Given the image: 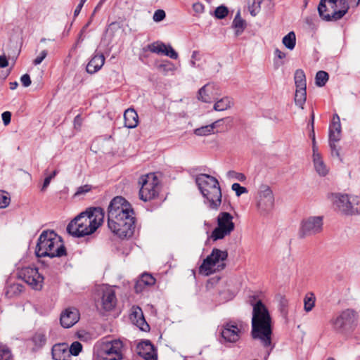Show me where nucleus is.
Returning <instances> with one entry per match:
<instances>
[{
    "mask_svg": "<svg viewBox=\"0 0 360 360\" xmlns=\"http://www.w3.org/2000/svg\"><path fill=\"white\" fill-rule=\"evenodd\" d=\"M108 226L120 238L133 236L135 229L134 212L131 205L122 196L115 197L108 210Z\"/></svg>",
    "mask_w": 360,
    "mask_h": 360,
    "instance_id": "obj_1",
    "label": "nucleus"
},
{
    "mask_svg": "<svg viewBox=\"0 0 360 360\" xmlns=\"http://www.w3.org/2000/svg\"><path fill=\"white\" fill-rule=\"evenodd\" d=\"M103 219L102 208L90 207L71 221L67 226V231L76 237L91 234L101 225Z\"/></svg>",
    "mask_w": 360,
    "mask_h": 360,
    "instance_id": "obj_2",
    "label": "nucleus"
},
{
    "mask_svg": "<svg viewBox=\"0 0 360 360\" xmlns=\"http://www.w3.org/2000/svg\"><path fill=\"white\" fill-rule=\"evenodd\" d=\"M252 305V336L259 339L264 347L271 343V318L266 306L261 300L255 303L250 301Z\"/></svg>",
    "mask_w": 360,
    "mask_h": 360,
    "instance_id": "obj_3",
    "label": "nucleus"
},
{
    "mask_svg": "<svg viewBox=\"0 0 360 360\" xmlns=\"http://www.w3.org/2000/svg\"><path fill=\"white\" fill-rule=\"evenodd\" d=\"M63 241L54 231L45 230L41 232L35 248L37 257H61L66 255Z\"/></svg>",
    "mask_w": 360,
    "mask_h": 360,
    "instance_id": "obj_4",
    "label": "nucleus"
},
{
    "mask_svg": "<svg viewBox=\"0 0 360 360\" xmlns=\"http://www.w3.org/2000/svg\"><path fill=\"white\" fill-rule=\"evenodd\" d=\"M195 183L202 196L207 200L209 207L218 210L222 197L218 180L209 174H200L195 176Z\"/></svg>",
    "mask_w": 360,
    "mask_h": 360,
    "instance_id": "obj_5",
    "label": "nucleus"
},
{
    "mask_svg": "<svg viewBox=\"0 0 360 360\" xmlns=\"http://www.w3.org/2000/svg\"><path fill=\"white\" fill-rule=\"evenodd\" d=\"M337 0H321L318 11L321 18L326 21L342 18L348 11V4L345 0H340V9H338Z\"/></svg>",
    "mask_w": 360,
    "mask_h": 360,
    "instance_id": "obj_6",
    "label": "nucleus"
},
{
    "mask_svg": "<svg viewBox=\"0 0 360 360\" xmlns=\"http://www.w3.org/2000/svg\"><path fill=\"white\" fill-rule=\"evenodd\" d=\"M228 257L226 251H222L217 248H214L210 255H208L200 266V271L202 273L209 275L216 270L219 271L224 269L226 264L224 261Z\"/></svg>",
    "mask_w": 360,
    "mask_h": 360,
    "instance_id": "obj_7",
    "label": "nucleus"
},
{
    "mask_svg": "<svg viewBox=\"0 0 360 360\" xmlns=\"http://www.w3.org/2000/svg\"><path fill=\"white\" fill-rule=\"evenodd\" d=\"M159 180L155 174L150 173L140 178L141 185L139 198L144 202L150 201L155 198L159 192Z\"/></svg>",
    "mask_w": 360,
    "mask_h": 360,
    "instance_id": "obj_8",
    "label": "nucleus"
},
{
    "mask_svg": "<svg viewBox=\"0 0 360 360\" xmlns=\"http://www.w3.org/2000/svg\"><path fill=\"white\" fill-rule=\"evenodd\" d=\"M335 203L339 210L345 214H360V198L359 196L337 194Z\"/></svg>",
    "mask_w": 360,
    "mask_h": 360,
    "instance_id": "obj_9",
    "label": "nucleus"
},
{
    "mask_svg": "<svg viewBox=\"0 0 360 360\" xmlns=\"http://www.w3.org/2000/svg\"><path fill=\"white\" fill-rule=\"evenodd\" d=\"M234 228L233 216L229 212H222L217 217V226L212 231L211 238L213 240L222 239L230 235Z\"/></svg>",
    "mask_w": 360,
    "mask_h": 360,
    "instance_id": "obj_10",
    "label": "nucleus"
},
{
    "mask_svg": "<svg viewBox=\"0 0 360 360\" xmlns=\"http://www.w3.org/2000/svg\"><path fill=\"white\" fill-rule=\"evenodd\" d=\"M274 207V196L270 187L261 185L257 195V207L262 215L268 214Z\"/></svg>",
    "mask_w": 360,
    "mask_h": 360,
    "instance_id": "obj_11",
    "label": "nucleus"
},
{
    "mask_svg": "<svg viewBox=\"0 0 360 360\" xmlns=\"http://www.w3.org/2000/svg\"><path fill=\"white\" fill-rule=\"evenodd\" d=\"M323 219L321 217H310L301 223L298 236L300 238L317 234L322 231Z\"/></svg>",
    "mask_w": 360,
    "mask_h": 360,
    "instance_id": "obj_12",
    "label": "nucleus"
},
{
    "mask_svg": "<svg viewBox=\"0 0 360 360\" xmlns=\"http://www.w3.org/2000/svg\"><path fill=\"white\" fill-rule=\"evenodd\" d=\"M356 321V314L354 310L346 309L333 321L336 330L344 332L352 328Z\"/></svg>",
    "mask_w": 360,
    "mask_h": 360,
    "instance_id": "obj_13",
    "label": "nucleus"
},
{
    "mask_svg": "<svg viewBox=\"0 0 360 360\" xmlns=\"http://www.w3.org/2000/svg\"><path fill=\"white\" fill-rule=\"evenodd\" d=\"M19 278L35 290H40L42 288L44 277L39 273L38 269L34 267H25L19 272Z\"/></svg>",
    "mask_w": 360,
    "mask_h": 360,
    "instance_id": "obj_14",
    "label": "nucleus"
},
{
    "mask_svg": "<svg viewBox=\"0 0 360 360\" xmlns=\"http://www.w3.org/2000/svg\"><path fill=\"white\" fill-rule=\"evenodd\" d=\"M122 342L120 340H114L106 342L102 349L103 353L106 355L107 360H121L122 359Z\"/></svg>",
    "mask_w": 360,
    "mask_h": 360,
    "instance_id": "obj_15",
    "label": "nucleus"
},
{
    "mask_svg": "<svg viewBox=\"0 0 360 360\" xmlns=\"http://www.w3.org/2000/svg\"><path fill=\"white\" fill-rule=\"evenodd\" d=\"M147 49L152 53L162 54L174 60L179 57L178 53L170 44L167 45L162 41H156L148 44Z\"/></svg>",
    "mask_w": 360,
    "mask_h": 360,
    "instance_id": "obj_16",
    "label": "nucleus"
},
{
    "mask_svg": "<svg viewBox=\"0 0 360 360\" xmlns=\"http://www.w3.org/2000/svg\"><path fill=\"white\" fill-rule=\"evenodd\" d=\"M79 320V312L75 307H69L61 312L60 321L65 328L73 326Z\"/></svg>",
    "mask_w": 360,
    "mask_h": 360,
    "instance_id": "obj_17",
    "label": "nucleus"
},
{
    "mask_svg": "<svg viewBox=\"0 0 360 360\" xmlns=\"http://www.w3.org/2000/svg\"><path fill=\"white\" fill-rule=\"evenodd\" d=\"M240 330L233 323H227L223 326L221 331V337L229 342H236L240 337Z\"/></svg>",
    "mask_w": 360,
    "mask_h": 360,
    "instance_id": "obj_18",
    "label": "nucleus"
},
{
    "mask_svg": "<svg viewBox=\"0 0 360 360\" xmlns=\"http://www.w3.org/2000/svg\"><path fill=\"white\" fill-rule=\"evenodd\" d=\"M101 290L102 291L101 301L103 309L106 311L112 310L117 303L115 290L108 286H102Z\"/></svg>",
    "mask_w": 360,
    "mask_h": 360,
    "instance_id": "obj_19",
    "label": "nucleus"
},
{
    "mask_svg": "<svg viewBox=\"0 0 360 360\" xmlns=\"http://www.w3.org/2000/svg\"><path fill=\"white\" fill-rule=\"evenodd\" d=\"M217 88L214 84L208 83L204 85L198 91V98L205 103H211L217 99Z\"/></svg>",
    "mask_w": 360,
    "mask_h": 360,
    "instance_id": "obj_20",
    "label": "nucleus"
},
{
    "mask_svg": "<svg viewBox=\"0 0 360 360\" xmlns=\"http://www.w3.org/2000/svg\"><path fill=\"white\" fill-rule=\"evenodd\" d=\"M138 354L146 360H157L153 345L148 340L139 343L137 346Z\"/></svg>",
    "mask_w": 360,
    "mask_h": 360,
    "instance_id": "obj_21",
    "label": "nucleus"
},
{
    "mask_svg": "<svg viewBox=\"0 0 360 360\" xmlns=\"http://www.w3.org/2000/svg\"><path fill=\"white\" fill-rule=\"evenodd\" d=\"M341 139V124L339 116L333 115V121L329 127V141H339Z\"/></svg>",
    "mask_w": 360,
    "mask_h": 360,
    "instance_id": "obj_22",
    "label": "nucleus"
},
{
    "mask_svg": "<svg viewBox=\"0 0 360 360\" xmlns=\"http://www.w3.org/2000/svg\"><path fill=\"white\" fill-rule=\"evenodd\" d=\"M105 63V57L103 53H96L90 60L86 65V71L90 74L98 72Z\"/></svg>",
    "mask_w": 360,
    "mask_h": 360,
    "instance_id": "obj_23",
    "label": "nucleus"
},
{
    "mask_svg": "<svg viewBox=\"0 0 360 360\" xmlns=\"http://www.w3.org/2000/svg\"><path fill=\"white\" fill-rule=\"evenodd\" d=\"M124 126L129 129L135 128L139 124V116L133 108H129L124 113Z\"/></svg>",
    "mask_w": 360,
    "mask_h": 360,
    "instance_id": "obj_24",
    "label": "nucleus"
},
{
    "mask_svg": "<svg viewBox=\"0 0 360 360\" xmlns=\"http://www.w3.org/2000/svg\"><path fill=\"white\" fill-rule=\"evenodd\" d=\"M313 162L316 172L320 176H326L328 169L318 151L313 152Z\"/></svg>",
    "mask_w": 360,
    "mask_h": 360,
    "instance_id": "obj_25",
    "label": "nucleus"
},
{
    "mask_svg": "<svg viewBox=\"0 0 360 360\" xmlns=\"http://www.w3.org/2000/svg\"><path fill=\"white\" fill-rule=\"evenodd\" d=\"M131 319L143 331H146L149 328V325L146 323L140 308L134 311L131 314Z\"/></svg>",
    "mask_w": 360,
    "mask_h": 360,
    "instance_id": "obj_26",
    "label": "nucleus"
},
{
    "mask_svg": "<svg viewBox=\"0 0 360 360\" xmlns=\"http://www.w3.org/2000/svg\"><path fill=\"white\" fill-rule=\"evenodd\" d=\"M52 356L54 360H66L67 357L70 356L67 345H54L52 349Z\"/></svg>",
    "mask_w": 360,
    "mask_h": 360,
    "instance_id": "obj_27",
    "label": "nucleus"
},
{
    "mask_svg": "<svg viewBox=\"0 0 360 360\" xmlns=\"http://www.w3.org/2000/svg\"><path fill=\"white\" fill-rule=\"evenodd\" d=\"M232 27L235 30L236 36L240 35L246 27L245 21L240 17V13L238 11L232 22Z\"/></svg>",
    "mask_w": 360,
    "mask_h": 360,
    "instance_id": "obj_28",
    "label": "nucleus"
},
{
    "mask_svg": "<svg viewBox=\"0 0 360 360\" xmlns=\"http://www.w3.org/2000/svg\"><path fill=\"white\" fill-rule=\"evenodd\" d=\"M232 99L229 97H224L217 101L214 105V110L223 111L230 108L233 105Z\"/></svg>",
    "mask_w": 360,
    "mask_h": 360,
    "instance_id": "obj_29",
    "label": "nucleus"
},
{
    "mask_svg": "<svg viewBox=\"0 0 360 360\" xmlns=\"http://www.w3.org/2000/svg\"><path fill=\"white\" fill-rule=\"evenodd\" d=\"M307 99L306 88H296L295 103L296 105L303 109Z\"/></svg>",
    "mask_w": 360,
    "mask_h": 360,
    "instance_id": "obj_30",
    "label": "nucleus"
},
{
    "mask_svg": "<svg viewBox=\"0 0 360 360\" xmlns=\"http://www.w3.org/2000/svg\"><path fill=\"white\" fill-rule=\"evenodd\" d=\"M295 84L296 88H306V77L304 71L301 69H298L295 72Z\"/></svg>",
    "mask_w": 360,
    "mask_h": 360,
    "instance_id": "obj_31",
    "label": "nucleus"
},
{
    "mask_svg": "<svg viewBox=\"0 0 360 360\" xmlns=\"http://www.w3.org/2000/svg\"><path fill=\"white\" fill-rule=\"evenodd\" d=\"M283 45L288 49L292 50L296 44V36L294 32H290L282 40Z\"/></svg>",
    "mask_w": 360,
    "mask_h": 360,
    "instance_id": "obj_32",
    "label": "nucleus"
},
{
    "mask_svg": "<svg viewBox=\"0 0 360 360\" xmlns=\"http://www.w3.org/2000/svg\"><path fill=\"white\" fill-rule=\"evenodd\" d=\"M215 124H208L197 128L194 130L196 136H207L214 133Z\"/></svg>",
    "mask_w": 360,
    "mask_h": 360,
    "instance_id": "obj_33",
    "label": "nucleus"
},
{
    "mask_svg": "<svg viewBox=\"0 0 360 360\" xmlns=\"http://www.w3.org/2000/svg\"><path fill=\"white\" fill-rule=\"evenodd\" d=\"M328 78L329 75L326 72L323 70L317 72L315 77L316 85L320 87L323 86L328 80Z\"/></svg>",
    "mask_w": 360,
    "mask_h": 360,
    "instance_id": "obj_34",
    "label": "nucleus"
},
{
    "mask_svg": "<svg viewBox=\"0 0 360 360\" xmlns=\"http://www.w3.org/2000/svg\"><path fill=\"white\" fill-rule=\"evenodd\" d=\"M315 304V297L311 293L307 295L304 299V308L307 312L312 310Z\"/></svg>",
    "mask_w": 360,
    "mask_h": 360,
    "instance_id": "obj_35",
    "label": "nucleus"
},
{
    "mask_svg": "<svg viewBox=\"0 0 360 360\" xmlns=\"http://www.w3.org/2000/svg\"><path fill=\"white\" fill-rule=\"evenodd\" d=\"M158 68L165 75H167L169 72H173L175 70L174 65L169 60H166L165 63L159 65Z\"/></svg>",
    "mask_w": 360,
    "mask_h": 360,
    "instance_id": "obj_36",
    "label": "nucleus"
},
{
    "mask_svg": "<svg viewBox=\"0 0 360 360\" xmlns=\"http://www.w3.org/2000/svg\"><path fill=\"white\" fill-rule=\"evenodd\" d=\"M46 337L42 333H36L32 338V341L37 347H41L46 343Z\"/></svg>",
    "mask_w": 360,
    "mask_h": 360,
    "instance_id": "obj_37",
    "label": "nucleus"
},
{
    "mask_svg": "<svg viewBox=\"0 0 360 360\" xmlns=\"http://www.w3.org/2000/svg\"><path fill=\"white\" fill-rule=\"evenodd\" d=\"M11 198L7 192L0 191V208H5L10 204Z\"/></svg>",
    "mask_w": 360,
    "mask_h": 360,
    "instance_id": "obj_38",
    "label": "nucleus"
},
{
    "mask_svg": "<svg viewBox=\"0 0 360 360\" xmlns=\"http://www.w3.org/2000/svg\"><path fill=\"white\" fill-rule=\"evenodd\" d=\"M82 349V345L79 342L75 341L72 343L69 349V354H72L73 356H77Z\"/></svg>",
    "mask_w": 360,
    "mask_h": 360,
    "instance_id": "obj_39",
    "label": "nucleus"
},
{
    "mask_svg": "<svg viewBox=\"0 0 360 360\" xmlns=\"http://www.w3.org/2000/svg\"><path fill=\"white\" fill-rule=\"evenodd\" d=\"M140 282L146 284V286H151L155 284V279L149 274H143L140 277Z\"/></svg>",
    "mask_w": 360,
    "mask_h": 360,
    "instance_id": "obj_40",
    "label": "nucleus"
},
{
    "mask_svg": "<svg viewBox=\"0 0 360 360\" xmlns=\"http://www.w3.org/2000/svg\"><path fill=\"white\" fill-rule=\"evenodd\" d=\"M227 176L230 179H234L239 181H244L246 179V176L244 174L237 172L233 170L229 171L227 172Z\"/></svg>",
    "mask_w": 360,
    "mask_h": 360,
    "instance_id": "obj_41",
    "label": "nucleus"
},
{
    "mask_svg": "<svg viewBox=\"0 0 360 360\" xmlns=\"http://www.w3.org/2000/svg\"><path fill=\"white\" fill-rule=\"evenodd\" d=\"M228 9L226 6H220L214 11V15L218 19H223L228 15Z\"/></svg>",
    "mask_w": 360,
    "mask_h": 360,
    "instance_id": "obj_42",
    "label": "nucleus"
},
{
    "mask_svg": "<svg viewBox=\"0 0 360 360\" xmlns=\"http://www.w3.org/2000/svg\"><path fill=\"white\" fill-rule=\"evenodd\" d=\"M231 188L233 191L236 192V194L237 196H240V195L243 193H248V190L245 187L241 186L238 183H234L231 186Z\"/></svg>",
    "mask_w": 360,
    "mask_h": 360,
    "instance_id": "obj_43",
    "label": "nucleus"
},
{
    "mask_svg": "<svg viewBox=\"0 0 360 360\" xmlns=\"http://www.w3.org/2000/svg\"><path fill=\"white\" fill-rule=\"evenodd\" d=\"M165 12L162 9H158L155 11L153 19L155 22H160L165 18Z\"/></svg>",
    "mask_w": 360,
    "mask_h": 360,
    "instance_id": "obj_44",
    "label": "nucleus"
},
{
    "mask_svg": "<svg viewBox=\"0 0 360 360\" xmlns=\"http://www.w3.org/2000/svg\"><path fill=\"white\" fill-rule=\"evenodd\" d=\"M11 351L8 348H0V360H11Z\"/></svg>",
    "mask_w": 360,
    "mask_h": 360,
    "instance_id": "obj_45",
    "label": "nucleus"
},
{
    "mask_svg": "<svg viewBox=\"0 0 360 360\" xmlns=\"http://www.w3.org/2000/svg\"><path fill=\"white\" fill-rule=\"evenodd\" d=\"M314 115H312V116H311V134H310V136H311V141H312V150H313V152H316V151H318V147L316 146L315 134H314Z\"/></svg>",
    "mask_w": 360,
    "mask_h": 360,
    "instance_id": "obj_46",
    "label": "nucleus"
},
{
    "mask_svg": "<svg viewBox=\"0 0 360 360\" xmlns=\"http://www.w3.org/2000/svg\"><path fill=\"white\" fill-rule=\"evenodd\" d=\"M261 2L262 0H253V3L251 6L252 9L250 11V13L252 15L255 16L259 12Z\"/></svg>",
    "mask_w": 360,
    "mask_h": 360,
    "instance_id": "obj_47",
    "label": "nucleus"
},
{
    "mask_svg": "<svg viewBox=\"0 0 360 360\" xmlns=\"http://www.w3.org/2000/svg\"><path fill=\"white\" fill-rule=\"evenodd\" d=\"M200 53L198 51H193L191 55V58L190 60V65L193 68H196L198 65H196V61L200 60Z\"/></svg>",
    "mask_w": 360,
    "mask_h": 360,
    "instance_id": "obj_48",
    "label": "nucleus"
},
{
    "mask_svg": "<svg viewBox=\"0 0 360 360\" xmlns=\"http://www.w3.org/2000/svg\"><path fill=\"white\" fill-rule=\"evenodd\" d=\"M46 56L47 51L46 50L42 51L40 54L33 60V64L35 65H39L46 57Z\"/></svg>",
    "mask_w": 360,
    "mask_h": 360,
    "instance_id": "obj_49",
    "label": "nucleus"
},
{
    "mask_svg": "<svg viewBox=\"0 0 360 360\" xmlns=\"http://www.w3.org/2000/svg\"><path fill=\"white\" fill-rule=\"evenodd\" d=\"M20 82L25 87H27L31 84V79L28 74H25L20 77Z\"/></svg>",
    "mask_w": 360,
    "mask_h": 360,
    "instance_id": "obj_50",
    "label": "nucleus"
},
{
    "mask_svg": "<svg viewBox=\"0 0 360 360\" xmlns=\"http://www.w3.org/2000/svg\"><path fill=\"white\" fill-rule=\"evenodd\" d=\"M4 125H8L11 122V113L9 111L4 112L1 115Z\"/></svg>",
    "mask_w": 360,
    "mask_h": 360,
    "instance_id": "obj_51",
    "label": "nucleus"
},
{
    "mask_svg": "<svg viewBox=\"0 0 360 360\" xmlns=\"http://www.w3.org/2000/svg\"><path fill=\"white\" fill-rule=\"evenodd\" d=\"M90 190H91V186H89V185L86 184V185L80 186L77 188V191L75 193V195L84 194V193L89 192Z\"/></svg>",
    "mask_w": 360,
    "mask_h": 360,
    "instance_id": "obj_52",
    "label": "nucleus"
},
{
    "mask_svg": "<svg viewBox=\"0 0 360 360\" xmlns=\"http://www.w3.org/2000/svg\"><path fill=\"white\" fill-rule=\"evenodd\" d=\"M146 286V284H143V283L140 282V278H139L134 285L135 292L137 293L141 292Z\"/></svg>",
    "mask_w": 360,
    "mask_h": 360,
    "instance_id": "obj_53",
    "label": "nucleus"
},
{
    "mask_svg": "<svg viewBox=\"0 0 360 360\" xmlns=\"http://www.w3.org/2000/svg\"><path fill=\"white\" fill-rule=\"evenodd\" d=\"M338 141H329V146H330V150H331V153L333 155H336V156H339V150L337 148V146H336V143Z\"/></svg>",
    "mask_w": 360,
    "mask_h": 360,
    "instance_id": "obj_54",
    "label": "nucleus"
},
{
    "mask_svg": "<svg viewBox=\"0 0 360 360\" xmlns=\"http://www.w3.org/2000/svg\"><path fill=\"white\" fill-rule=\"evenodd\" d=\"M193 10L198 13H202L204 10V6L200 3H195L193 5Z\"/></svg>",
    "mask_w": 360,
    "mask_h": 360,
    "instance_id": "obj_55",
    "label": "nucleus"
},
{
    "mask_svg": "<svg viewBox=\"0 0 360 360\" xmlns=\"http://www.w3.org/2000/svg\"><path fill=\"white\" fill-rule=\"evenodd\" d=\"M93 16H94V13L91 15L89 20L84 25V27H82V29L80 31V33H79V39L82 37V34L85 32V31L86 30V29L89 27V25L91 24V22H92V19H93Z\"/></svg>",
    "mask_w": 360,
    "mask_h": 360,
    "instance_id": "obj_56",
    "label": "nucleus"
},
{
    "mask_svg": "<svg viewBox=\"0 0 360 360\" xmlns=\"http://www.w3.org/2000/svg\"><path fill=\"white\" fill-rule=\"evenodd\" d=\"M8 65V60L5 55H2L0 56V68H4L7 67Z\"/></svg>",
    "mask_w": 360,
    "mask_h": 360,
    "instance_id": "obj_57",
    "label": "nucleus"
},
{
    "mask_svg": "<svg viewBox=\"0 0 360 360\" xmlns=\"http://www.w3.org/2000/svg\"><path fill=\"white\" fill-rule=\"evenodd\" d=\"M51 179H52V176H47V177L45 178V179L44 181V183H43V185H42L41 188V191H44L46 189V188L50 184V182H51Z\"/></svg>",
    "mask_w": 360,
    "mask_h": 360,
    "instance_id": "obj_58",
    "label": "nucleus"
},
{
    "mask_svg": "<svg viewBox=\"0 0 360 360\" xmlns=\"http://www.w3.org/2000/svg\"><path fill=\"white\" fill-rule=\"evenodd\" d=\"M274 54L276 57H278L280 59H283L285 58L286 55L285 53L279 50L278 49H276L274 51Z\"/></svg>",
    "mask_w": 360,
    "mask_h": 360,
    "instance_id": "obj_59",
    "label": "nucleus"
},
{
    "mask_svg": "<svg viewBox=\"0 0 360 360\" xmlns=\"http://www.w3.org/2000/svg\"><path fill=\"white\" fill-rule=\"evenodd\" d=\"M346 4H348V8L351 6H357L359 3L360 0H345Z\"/></svg>",
    "mask_w": 360,
    "mask_h": 360,
    "instance_id": "obj_60",
    "label": "nucleus"
},
{
    "mask_svg": "<svg viewBox=\"0 0 360 360\" xmlns=\"http://www.w3.org/2000/svg\"><path fill=\"white\" fill-rule=\"evenodd\" d=\"M83 5L84 4L81 2L77 5V6L76 7V8L75 9V11H74L75 17L79 15V13L81 11L82 8L83 7Z\"/></svg>",
    "mask_w": 360,
    "mask_h": 360,
    "instance_id": "obj_61",
    "label": "nucleus"
},
{
    "mask_svg": "<svg viewBox=\"0 0 360 360\" xmlns=\"http://www.w3.org/2000/svg\"><path fill=\"white\" fill-rule=\"evenodd\" d=\"M223 122H224V119H220V120H218L214 122L211 124H216V125H214V129H215V128L221 126V124H222Z\"/></svg>",
    "mask_w": 360,
    "mask_h": 360,
    "instance_id": "obj_62",
    "label": "nucleus"
},
{
    "mask_svg": "<svg viewBox=\"0 0 360 360\" xmlns=\"http://www.w3.org/2000/svg\"><path fill=\"white\" fill-rule=\"evenodd\" d=\"M18 86V83L17 82H13L10 83V88L12 90L15 89Z\"/></svg>",
    "mask_w": 360,
    "mask_h": 360,
    "instance_id": "obj_63",
    "label": "nucleus"
},
{
    "mask_svg": "<svg viewBox=\"0 0 360 360\" xmlns=\"http://www.w3.org/2000/svg\"><path fill=\"white\" fill-rule=\"evenodd\" d=\"M58 172L56 170L53 171V173L51 174H50L49 176H52V179H53L56 174H57Z\"/></svg>",
    "mask_w": 360,
    "mask_h": 360,
    "instance_id": "obj_64",
    "label": "nucleus"
}]
</instances>
